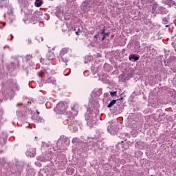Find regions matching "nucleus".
I'll list each match as a JSON object with an SVG mask.
<instances>
[{
	"mask_svg": "<svg viewBox=\"0 0 176 176\" xmlns=\"http://www.w3.org/2000/svg\"><path fill=\"white\" fill-rule=\"evenodd\" d=\"M43 75H45V73H44V72H38V76H39L40 78H42V77L43 76Z\"/></svg>",
	"mask_w": 176,
	"mask_h": 176,
	"instance_id": "nucleus-14",
	"label": "nucleus"
},
{
	"mask_svg": "<svg viewBox=\"0 0 176 176\" xmlns=\"http://www.w3.org/2000/svg\"><path fill=\"white\" fill-rule=\"evenodd\" d=\"M71 52H72V50L69 47H63L59 52L60 60L63 61V63H65V65H67V63H68V59L64 57L67 54H69Z\"/></svg>",
	"mask_w": 176,
	"mask_h": 176,
	"instance_id": "nucleus-2",
	"label": "nucleus"
},
{
	"mask_svg": "<svg viewBox=\"0 0 176 176\" xmlns=\"http://www.w3.org/2000/svg\"><path fill=\"white\" fill-rule=\"evenodd\" d=\"M67 109H68V106L67 105V103L64 102H60L55 109V111L57 112V113L64 115L67 113Z\"/></svg>",
	"mask_w": 176,
	"mask_h": 176,
	"instance_id": "nucleus-3",
	"label": "nucleus"
},
{
	"mask_svg": "<svg viewBox=\"0 0 176 176\" xmlns=\"http://www.w3.org/2000/svg\"><path fill=\"white\" fill-rule=\"evenodd\" d=\"M101 34L104 35L105 34V26L103 27V29L101 30Z\"/></svg>",
	"mask_w": 176,
	"mask_h": 176,
	"instance_id": "nucleus-15",
	"label": "nucleus"
},
{
	"mask_svg": "<svg viewBox=\"0 0 176 176\" xmlns=\"http://www.w3.org/2000/svg\"><path fill=\"white\" fill-rule=\"evenodd\" d=\"M54 82H56V80L53 77L49 78L47 79V82L48 83H54Z\"/></svg>",
	"mask_w": 176,
	"mask_h": 176,
	"instance_id": "nucleus-10",
	"label": "nucleus"
},
{
	"mask_svg": "<svg viewBox=\"0 0 176 176\" xmlns=\"http://www.w3.org/2000/svg\"><path fill=\"white\" fill-rule=\"evenodd\" d=\"M104 39H105V36H103L102 41H104Z\"/></svg>",
	"mask_w": 176,
	"mask_h": 176,
	"instance_id": "nucleus-21",
	"label": "nucleus"
},
{
	"mask_svg": "<svg viewBox=\"0 0 176 176\" xmlns=\"http://www.w3.org/2000/svg\"><path fill=\"white\" fill-rule=\"evenodd\" d=\"M37 41H38V42H43V37H42L41 36H38Z\"/></svg>",
	"mask_w": 176,
	"mask_h": 176,
	"instance_id": "nucleus-11",
	"label": "nucleus"
},
{
	"mask_svg": "<svg viewBox=\"0 0 176 176\" xmlns=\"http://www.w3.org/2000/svg\"><path fill=\"white\" fill-rule=\"evenodd\" d=\"M31 151H33L34 150L30 149L29 151H28L27 153H28V155H29V156H30V157H34L36 153H35V152L31 153Z\"/></svg>",
	"mask_w": 176,
	"mask_h": 176,
	"instance_id": "nucleus-9",
	"label": "nucleus"
},
{
	"mask_svg": "<svg viewBox=\"0 0 176 176\" xmlns=\"http://www.w3.org/2000/svg\"><path fill=\"white\" fill-rule=\"evenodd\" d=\"M103 35L104 36H109V33H104Z\"/></svg>",
	"mask_w": 176,
	"mask_h": 176,
	"instance_id": "nucleus-19",
	"label": "nucleus"
},
{
	"mask_svg": "<svg viewBox=\"0 0 176 176\" xmlns=\"http://www.w3.org/2000/svg\"><path fill=\"white\" fill-rule=\"evenodd\" d=\"M77 142H78V139L77 138H73V140H72V143L73 144H76Z\"/></svg>",
	"mask_w": 176,
	"mask_h": 176,
	"instance_id": "nucleus-16",
	"label": "nucleus"
},
{
	"mask_svg": "<svg viewBox=\"0 0 176 176\" xmlns=\"http://www.w3.org/2000/svg\"><path fill=\"white\" fill-rule=\"evenodd\" d=\"M82 6H87V2L84 1V2L82 3Z\"/></svg>",
	"mask_w": 176,
	"mask_h": 176,
	"instance_id": "nucleus-18",
	"label": "nucleus"
},
{
	"mask_svg": "<svg viewBox=\"0 0 176 176\" xmlns=\"http://www.w3.org/2000/svg\"><path fill=\"white\" fill-rule=\"evenodd\" d=\"M78 109H79V106L78 104H74L72 107V111H73V112H74V115H76V116L78 115Z\"/></svg>",
	"mask_w": 176,
	"mask_h": 176,
	"instance_id": "nucleus-6",
	"label": "nucleus"
},
{
	"mask_svg": "<svg viewBox=\"0 0 176 176\" xmlns=\"http://www.w3.org/2000/svg\"><path fill=\"white\" fill-rule=\"evenodd\" d=\"M129 58L130 61H133V60H134V61H138L140 60V56L132 54L129 55Z\"/></svg>",
	"mask_w": 176,
	"mask_h": 176,
	"instance_id": "nucleus-4",
	"label": "nucleus"
},
{
	"mask_svg": "<svg viewBox=\"0 0 176 176\" xmlns=\"http://www.w3.org/2000/svg\"><path fill=\"white\" fill-rule=\"evenodd\" d=\"M94 38H95L97 39V38H98V34L94 35Z\"/></svg>",
	"mask_w": 176,
	"mask_h": 176,
	"instance_id": "nucleus-20",
	"label": "nucleus"
},
{
	"mask_svg": "<svg viewBox=\"0 0 176 176\" xmlns=\"http://www.w3.org/2000/svg\"><path fill=\"white\" fill-rule=\"evenodd\" d=\"M164 3L165 5H168L169 8H171V6H174V5H175V1L173 0H165Z\"/></svg>",
	"mask_w": 176,
	"mask_h": 176,
	"instance_id": "nucleus-5",
	"label": "nucleus"
},
{
	"mask_svg": "<svg viewBox=\"0 0 176 176\" xmlns=\"http://www.w3.org/2000/svg\"><path fill=\"white\" fill-rule=\"evenodd\" d=\"M19 105H23V103L18 104L16 107H19Z\"/></svg>",
	"mask_w": 176,
	"mask_h": 176,
	"instance_id": "nucleus-22",
	"label": "nucleus"
},
{
	"mask_svg": "<svg viewBox=\"0 0 176 176\" xmlns=\"http://www.w3.org/2000/svg\"><path fill=\"white\" fill-rule=\"evenodd\" d=\"M110 94L112 97H115L118 94V91H110Z\"/></svg>",
	"mask_w": 176,
	"mask_h": 176,
	"instance_id": "nucleus-12",
	"label": "nucleus"
},
{
	"mask_svg": "<svg viewBox=\"0 0 176 176\" xmlns=\"http://www.w3.org/2000/svg\"><path fill=\"white\" fill-rule=\"evenodd\" d=\"M42 3H43L42 0H36L34 2V6L36 8H41V6H42Z\"/></svg>",
	"mask_w": 176,
	"mask_h": 176,
	"instance_id": "nucleus-7",
	"label": "nucleus"
},
{
	"mask_svg": "<svg viewBox=\"0 0 176 176\" xmlns=\"http://www.w3.org/2000/svg\"><path fill=\"white\" fill-rule=\"evenodd\" d=\"M54 57H56L54 52L49 51L45 56L41 58L40 63H42L44 65H47L50 64V61L54 60Z\"/></svg>",
	"mask_w": 176,
	"mask_h": 176,
	"instance_id": "nucleus-1",
	"label": "nucleus"
},
{
	"mask_svg": "<svg viewBox=\"0 0 176 176\" xmlns=\"http://www.w3.org/2000/svg\"><path fill=\"white\" fill-rule=\"evenodd\" d=\"M38 16V12H34L33 16L36 17L38 19V16Z\"/></svg>",
	"mask_w": 176,
	"mask_h": 176,
	"instance_id": "nucleus-17",
	"label": "nucleus"
},
{
	"mask_svg": "<svg viewBox=\"0 0 176 176\" xmlns=\"http://www.w3.org/2000/svg\"><path fill=\"white\" fill-rule=\"evenodd\" d=\"M116 101H118L117 100H113L110 102V103L107 105L108 108H112L113 105H115V104H116Z\"/></svg>",
	"mask_w": 176,
	"mask_h": 176,
	"instance_id": "nucleus-8",
	"label": "nucleus"
},
{
	"mask_svg": "<svg viewBox=\"0 0 176 176\" xmlns=\"http://www.w3.org/2000/svg\"><path fill=\"white\" fill-rule=\"evenodd\" d=\"M81 32H82V30L78 28L77 32H76V35H80Z\"/></svg>",
	"mask_w": 176,
	"mask_h": 176,
	"instance_id": "nucleus-13",
	"label": "nucleus"
},
{
	"mask_svg": "<svg viewBox=\"0 0 176 176\" xmlns=\"http://www.w3.org/2000/svg\"><path fill=\"white\" fill-rule=\"evenodd\" d=\"M36 112L37 115H39L40 113H39V111H38V110H36Z\"/></svg>",
	"mask_w": 176,
	"mask_h": 176,
	"instance_id": "nucleus-23",
	"label": "nucleus"
}]
</instances>
